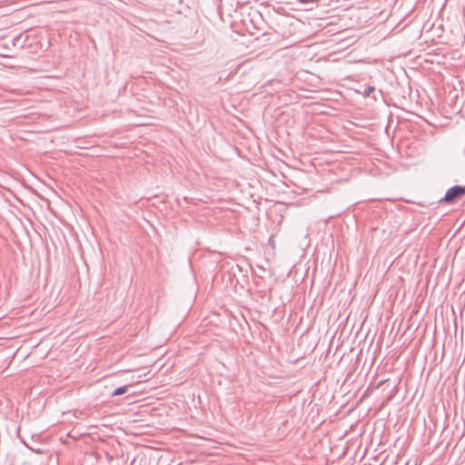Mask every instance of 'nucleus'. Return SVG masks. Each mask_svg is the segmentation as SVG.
Listing matches in <instances>:
<instances>
[{
    "instance_id": "f257e3e1",
    "label": "nucleus",
    "mask_w": 465,
    "mask_h": 465,
    "mask_svg": "<svg viewBox=\"0 0 465 465\" xmlns=\"http://www.w3.org/2000/svg\"><path fill=\"white\" fill-rule=\"evenodd\" d=\"M465 195V186L454 185L448 189L445 196L440 202L452 203Z\"/></svg>"
},
{
    "instance_id": "f03ea898",
    "label": "nucleus",
    "mask_w": 465,
    "mask_h": 465,
    "mask_svg": "<svg viewBox=\"0 0 465 465\" xmlns=\"http://www.w3.org/2000/svg\"><path fill=\"white\" fill-rule=\"evenodd\" d=\"M128 388H129V385H124V386L118 387L113 391L111 396L114 397V396L123 395L127 392Z\"/></svg>"
},
{
    "instance_id": "20e7f679",
    "label": "nucleus",
    "mask_w": 465,
    "mask_h": 465,
    "mask_svg": "<svg viewBox=\"0 0 465 465\" xmlns=\"http://www.w3.org/2000/svg\"><path fill=\"white\" fill-rule=\"evenodd\" d=\"M389 380H382L381 381H379V383L377 384V387H381L382 384H384L385 382H387Z\"/></svg>"
},
{
    "instance_id": "7ed1b4c3",
    "label": "nucleus",
    "mask_w": 465,
    "mask_h": 465,
    "mask_svg": "<svg viewBox=\"0 0 465 465\" xmlns=\"http://www.w3.org/2000/svg\"><path fill=\"white\" fill-rule=\"evenodd\" d=\"M374 86H367L363 92L364 96H370V94L374 91Z\"/></svg>"
}]
</instances>
